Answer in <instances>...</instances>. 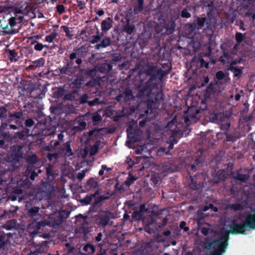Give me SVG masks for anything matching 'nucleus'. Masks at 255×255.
Instances as JSON below:
<instances>
[{"mask_svg": "<svg viewBox=\"0 0 255 255\" xmlns=\"http://www.w3.org/2000/svg\"><path fill=\"white\" fill-rule=\"evenodd\" d=\"M225 58L226 59L229 60L232 58L231 55L227 52H224L223 56H220L219 58V61L222 63L225 62V60L224 59Z\"/></svg>", "mask_w": 255, "mask_h": 255, "instance_id": "nucleus-52", "label": "nucleus"}, {"mask_svg": "<svg viewBox=\"0 0 255 255\" xmlns=\"http://www.w3.org/2000/svg\"><path fill=\"white\" fill-rule=\"evenodd\" d=\"M162 170L164 172H173L174 171L173 166L169 162L164 163L162 165Z\"/></svg>", "mask_w": 255, "mask_h": 255, "instance_id": "nucleus-33", "label": "nucleus"}, {"mask_svg": "<svg viewBox=\"0 0 255 255\" xmlns=\"http://www.w3.org/2000/svg\"><path fill=\"white\" fill-rule=\"evenodd\" d=\"M23 9L17 7H6L2 8L0 6V26L4 32L10 34L17 33L20 27L22 19L16 14L22 13Z\"/></svg>", "mask_w": 255, "mask_h": 255, "instance_id": "nucleus-1", "label": "nucleus"}, {"mask_svg": "<svg viewBox=\"0 0 255 255\" xmlns=\"http://www.w3.org/2000/svg\"><path fill=\"white\" fill-rule=\"evenodd\" d=\"M57 35L58 33L55 31H53L49 35L46 36L45 40L46 41L51 43L56 38Z\"/></svg>", "mask_w": 255, "mask_h": 255, "instance_id": "nucleus-37", "label": "nucleus"}, {"mask_svg": "<svg viewBox=\"0 0 255 255\" xmlns=\"http://www.w3.org/2000/svg\"><path fill=\"white\" fill-rule=\"evenodd\" d=\"M128 15L127 14L126 21L123 25V32L126 34L127 36L128 35H131L136 31L135 25L130 23V17H128Z\"/></svg>", "mask_w": 255, "mask_h": 255, "instance_id": "nucleus-12", "label": "nucleus"}, {"mask_svg": "<svg viewBox=\"0 0 255 255\" xmlns=\"http://www.w3.org/2000/svg\"><path fill=\"white\" fill-rule=\"evenodd\" d=\"M74 51L75 52H72L69 55L70 61L73 62V60L77 59L78 57H82L83 55H85L86 52H84L83 50H80V49L74 48Z\"/></svg>", "mask_w": 255, "mask_h": 255, "instance_id": "nucleus-23", "label": "nucleus"}, {"mask_svg": "<svg viewBox=\"0 0 255 255\" xmlns=\"http://www.w3.org/2000/svg\"><path fill=\"white\" fill-rule=\"evenodd\" d=\"M99 31L97 30V33L99 34ZM103 34L102 33L100 35L97 34L96 35H93L91 37L90 42L92 44L96 43L98 42H99L100 39H101L102 37L103 36Z\"/></svg>", "mask_w": 255, "mask_h": 255, "instance_id": "nucleus-39", "label": "nucleus"}, {"mask_svg": "<svg viewBox=\"0 0 255 255\" xmlns=\"http://www.w3.org/2000/svg\"><path fill=\"white\" fill-rule=\"evenodd\" d=\"M143 216V215L141 213H140V212L138 211H134L132 214V218L136 220H140Z\"/></svg>", "mask_w": 255, "mask_h": 255, "instance_id": "nucleus-53", "label": "nucleus"}, {"mask_svg": "<svg viewBox=\"0 0 255 255\" xmlns=\"http://www.w3.org/2000/svg\"><path fill=\"white\" fill-rule=\"evenodd\" d=\"M213 122L220 126L221 130H228L230 127L229 118L223 113L214 111L210 116Z\"/></svg>", "mask_w": 255, "mask_h": 255, "instance_id": "nucleus-8", "label": "nucleus"}, {"mask_svg": "<svg viewBox=\"0 0 255 255\" xmlns=\"http://www.w3.org/2000/svg\"><path fill=\"white\" fill-rule=\"evenodd\" d=\"M134 98L132 92L131 90L127 88L122 93L116 97V100L118 102L124 103L125 104L128 103L130 100Z\"/></svg>", "mask_w": 255, "mask_h": 255, "instance_id": "nucleus-11", "label": "nucleus"}, {"mask_svg": "<svg viewBox=\"0 0 255 255\" xmlns=\"http://www.w3.org/2000/svg\"><path fill=\"white\" fill-rule=\"evenodd\" d=\"M77 5L80 10H83L85 7V3L82 0H76Z\"/></svg>", "mask_w": 255, "mask_h": 255, "instance_id": "nucleus-62", "label": "nucleus"}, {"mask_svg": "<svg viewBox=\"0 0 255 255\" xmlns=\"http://www.w3.org/2000/svg\"><path fill=\"white\" fill-rule=\"evenodd\" d=\"M46 174L48 180H52L53 178L54 173L53 172V165L51 164H48L45 167Z\"/></svg>", "mask_w": 255, "mask_h": 255, "instance_id": "nucleus-31", "label": "nucleus"}, {"mask_svg": "<svg viewBox=\"0 0 255 255\" xmlns=\"http://www.w3.org/2000/svg\"><path fill=\"white\" fill-rule=\"evenodd\" d=\"M73 62L68 61L67 63L62 67L59 68L58 69L60 72V74L67 75L68 76H72L74 73V71L72 66Z\"/></svg>", "mask_w": 255, "mask_h": 255, "instance_id": "nucleus-17", "label": "nucleus"}, {"mask_svg": "<svg viewBox=\"0 0 255 255\" xmlns=\"http://www.w3.org/2000/svg\"><path fill=\"white\" fill-rule=\"evenodd\" d=\"M102 103V102L100 101V98L96 97L94 100L90 101L88 102V105L90 107L99 105Z\"/></svg>", "mask_w": 255, "mask_h": 255, "instance_id": "nucleus-46", "label": "nucleus"}, {"mask_svg": "<svg viewBox=\"0 0 255 255\" xmlns=\"http://www.w3.org/2000/svg\"><path fill=\"white\" fill-rule=\"evenodd\" d=\"M54 190V187L49 183H44L41 185L40 188V194L44 198L42 199L44 200L43 201L45 202V205L42 204V208H52L50 200Z\"/></svg>", "mask_w": 255, "mask_h": 255, "instance_id": "nucleus-7", "label": "nucleus"}, {"mask_svg": "<svg viewBox=\"0 0 255 255\" xmlns=\"http://www.w3.org/2000/svg\"><path fill=\"white\" fill-rule=\"evenodd\" d=\"M234 177L237 180L244 182H246L249 179V176L248 175L239 173H238L236 176H235Z\"/></svg>", "mask_w": 255, "mask_h": 255, "instance_id": "nucleus-35", "label": "nucleus"}, {"mask_svg": "<svg viewBox=\"0 0 255 255\" xmlns=\"http://www.w3.org/2000/svg\"><path fill=\"white\" fill-rule=\"evenodd\" d=\"M114 21L111 17H107L101 23V29L103 32L106 33L113 26Z\"/></svg>", "mask_w": 255, "mask_h": 255, "instance_id": "nucleus-20", "label": "nucleus"}, {"mask_svg": "<svg viewBox=\"0 0 255 255\" xmlns=\"http://www.w3.org/2000/svg\"><path fill=\"white\" fill-rule=\"evenodd\" d=\"M93 197L91 195H87L83 199L81 200L82 204L84 205H89L91 203Z\"/></svg>", "mask_w": 255, "mask_h": 255, "instance_id": "nucleus-47", "label": "nucleus"}, {"mask_svg": "<svg viewBox=\"0 0 255 255\" xmlns=\"http://www.w3.org/2000/svg\"><path fill=\"white\" fill-rule=\"evenodd\" d=\"M115 190H119V191H124L125 190V188L124 187L123 185H119V182H117L116 184L115 185L114 187Z\"/></svg>", "mask_w": 255, "mask_h": 255, "instance_id": "nucleus-64", "label": "nucleus"}, {"mask_svg": "<svg viewBox=\"0 0 255 255\" xmlns=\"http://www.w3.org/2000/svg\"><path fill=\"white\" fill-rule=\"evenodd\" d=\"M189 187L191 189L196 190L201 189L203 185L200 182L197 183V181L194 180L193 179H192L189 183Z\"/></svg>", "mask_w": 255, "mask_h": 255, "instance_id": "nucleus-30", "label": "nucleus"}, {"mask_svg": "<svg viewBox=\"0 0 255 255\" xmlns=\"http://www.w3.org/2000/svg\"><path fill=\"white\" fill-rule=\"evenodd\" d=\"M137 179V178L134 177L132 174L129 173L127 179L125 181V184L128 187H129L130 186L134 183Z\"/></svg>", "mask_w": 255, "mask_h": 255, "instance_id": "nucleus-32", "label": "nucleus"}, {"mask_svg": "<svg viewBox=\"0 0 255 255\" xmlns=\"http://www.w3.org/2000/svg\"><path fill=\"white\" fill-rule=\"evenodd\" d=\"M245 34L237 32L235 34V39L237 41V43L239 45L245 39Z\"/></svg>", "mask_w": 255, "mask_h": 255, "instance_id": "nucleus-38", "label": "nucleus"}, {"mask_svg": "<svg viewBox=\"0 0 255 255\" xmlns=\"http://www.w3.org/2000/svg\"><path fill=\"white\" fill-rule=\"evenodd\" d=\"M75 91H72L67 94H65L64 97H63V99L64 101H72L74 100L75 98Z\"/></svg>", "mask_w": 255, "mask_h": 255, "instance_id": "nucleus-41", "label": "nucleus"}, {"mask_svg": "<svg viewBox=\"0 0 255 255\" xmlns=\"http://www.w3.org/2000/svg\"><path fill=\"white\" fill-rule=\"evenodd\" d=\"M206 20L207 19L205 17H197L196 19V24H197L200 27H202L203 26H204Z\"/></svg>", "mask_w": 255, "mask_h": 255, "instance_id": "nucleus-50", "label": "nucleus"}, {"mask_svg": "<svg viewBox=\"0 0 255 255\" xmlns=\"http://www.w3.org/2000/svg\"><path fill=\"white\" fill-rule=\"evenodd\" d=\"M98 70L96 69V67L95 68H93L92 69L88 70L85 72V74L87 75L90 76L92 77H94L96 75V73Z\"/></svg>", "mask_w": 255, "mask_h": 255, "instance_id": "nucleus-55", "label": "nucleus"}, {"mask_svg": "<svg viewBox=\"0 0 255 255\" xmlns=\"http://www.w3.org/2000/svg\"><path fill=\"white\" fill-rule=\"evenodd\" d=\"M37 110L34 112L33 109V126L35 124V120L37 123L35 124L34 128H33V144L41 143L43 136L48 135L52 136L55 134V131H51L47 128V125L52 121L51 118L50 117H45L42 112V106L39 107Z\"/></svg>", "mask_w": 255, "mask_h": 255, "instance_id": "nucleus-2", "label": "nucleus"}, {"mask_svg": "<svg viewBox=\"0 0 255 255\" xmlns=\"http://www.w3.org/2000/svg\"><path fill=\"white\" fill-rule=\"evenodd\" d=\"M45 63V59L43 58H40L34 61H33V68L34 67H42Z\"/></svg>", "mask_w": 255, "mask_h": 255, "instance_id": "nucleus-40", "label": "nucleus"}, {"mask_svg": "<svg viewBox=\"0 0 255 255\" xmlns=\"http://www.w3.org/2000/svg\"><path fill=\"white\" fill-rule=\"evenodd\" d=\"M230 208L234 211H241L243 209V206L240 203H233L230 205Z\"/></svg>", "mask_w": 255, "mask_h": 255, "instance_id": "nucleus-45", "label": "nucleus"}, {"mask_svg": "<svg viewBox=\"0 0 255 255\" xmlns=\"http://www.w3.org/2000/svg\"><path fill=\"white\" fill-rule=\"evenodd\" d=\"M137 96L140 98H147V100L151 103H159L164 100V95L159 89L158 85L149 79L139 90Z\"/></svg>", "mask_w": 255, "mask_h": 255, "instance_id": "nucleus-3", "label": "nucleus"}, {"mask_svg": "<svg viewBox=\"0 0 255 255\" xmlns=\"http://www.w3.org/2000/svg\"><path fill=\"white\" fill-rule=\"evenodd\" d=\"M34 49L36 51H41L43 48V44L33 40V44H34Z\"/></svg>", "mask_w": 255, "mask_h": 255, "instance_id": "nucleus-54", "label": "nucleus"}, {"mask_svg": "<svg viewBox=\"0 0 255 255\" xmlns=\"http://www.w3.org/2000/svg\"><path fill=\"white\" fill-rule=\"evenodd\" d=\"M68 217L67 212L64 210L56 211L50 214L46 220V225L53 228L59 226L64 221V220ZM37 230L40 229L41 227H44L46 225L44 222L36 223Z\"/></svg>", "mask_w": 255, "mask_h": 255, "instance_id": "nucleus-6", "label": "nucleus"}, {"mask_svg": "<svg viewBox=\"0 0 255 255\" xmlns=\"http://www.w3.org/2000/svg\"><path fill=\"white\" fill-rule=\"evenodd\" d=\"M122 59V57L120 55H116L113 57L112 60H109V62L113 67L114 65H116L117 63L120 62Z\"/></svg>", "mask_w": 255, "mask_h": 255, "instance_id": "nucleus-48", "label": "nucleus"}, {"mask_svg": "<svg viewBox=\"0 0 255 255\" xmlns=\"http://www.w3.org/2000/svg\"><path fill=\"white\" fill-rule=\"evenodd\" d=\"M131 4L133 10L130 14L133 13L134 14H137L144 9V0H131Z\"/></svg>", "mask_w": 255, "mask_h": 255, "instance_id": "nucleus-14", "label": "nucleus"}, {"mask_svg": "<svg viewBox=\"0 0 255 255\" xmlns=\"http://www.w3.org/2000/svg\"><path fill=\"white\" fill-rule=\"evenodd\" d=\"M83 84V80L80 78H76L73 80L71 85L73 88L77 89H80Z\"/></svg>", "mask_w": 255, "mask_h": 255, "instance_id": "nucleus-29", "label": "nucleus"}, {"mask_svg": "<svg viewBox=\"0 0 255 255\" xmlns=\"http://www.w3.org/2000/svg\"><path fill=\"white\" fill-rule=\"evenodd\" d=\"M8 56L11 61H16L18 58V55L12 50H8Z\"/></svg>", "mask_w": 255, "mask_h": 255, "instance_id": "nucleus-51", "label": "nucleus"}, {"mask_svg": "<svg viewBox=\"0 0 255 255\" xmlns=\"http://www.w3.org/2000/svg\"><path fill=\"white\" fill-rule=\"evenodd\" d=\"M65 90L63 87H59L57 89V90L55 92V96L58 98L64 97L65 95Z\"/></svg>", "mask_w": 255, "mask_h": 255, "instance_id": "nucleus-43", "label": "nucleus"}, {"mask_svg": "<svg viewBox=\"0 0 255 255\" xmlns=\"http://www.w3.org/2000/svg\"><path fill=\"white\" fill-rule=\"evenodd\" d=\"M112 65L109 60H105V62L100 63L96 66V69L99 72L103 74H107L112 69Z\"/></svg>", "mask_w": 255, "mask_h": 255, "instance_id": "nucleus-16", "label": "nucleus"}, {"mask_svg": "<svg viewBox=\"0 0 255 255\" xmlns=\"http://www.w3.org/2000/svg\"><path fill=\"white\" fill-rule=\"evenodd\" d=\"M229 233L233 235H246L247 231L255 230V227L248 214L246 215L244 220L241 223H238L234 220L232 221L231 224L229 225Z\"/></svg>", "mask_w": 255, "mask_h": 255, "instance_id": "nucleus-5", "label": "nucleus"}, {"mask_svg": "<svg viewBox=\"0 0 255 255\" xmlns=\"http://www.w3.org/2000/svg\"><path fill=\"white\" fill-rule=\"evenodd\" d=\"M101 143V141H97L92 146L90 150V154L91 156L95 155L99 151V146Z\"/></svg>", "mask_w": 255, "mask_h": 255, "instance_id": "nucleus-28", "label": "nucleus"}, {"mask_svg": "<svg viewBox=\"0 0 255 255\" xmlns=\"http://www.w3.org/2000/svg\"><path fill=\"white\" fill-rule=\"evenodd\" d=\"M80 230L81 232L85 234H87L89 232L88 224L86 221H85L83 223L81 224V226L80 227Z\"/></svg>", "mask_w": 255, "mask_h": 255, "instance_id": "nucleus-44", "label": "nucleus"}, {"mask_svg": "<svg viewBox=\"0 0 255 255\" xmlns=\"http://www.w3.org/2000/svg\"><path fill=\"white\" fill-rule=\"evenodd\" d=\"M127 137L128 139L126 141V144L135 143L139 140L141 131L138 128H127Z\"/></svg>", "mask_w": 255, "mask_h": 255, "instance_id": "nucleus-10", "label": "nucleus"}, {"mask_svg": "<svg viewBox=\"0 0 255 255\" xmlns=\"http://www.w3.org/2000/svg\"><path fill=\"white\" fill-rule=\"evenodd\" d=\"M65 250L68 255H76L77 253L80 252L78 249L72 246L70 243H66L65 244Z\"/></svg>", "mask_w": 255, "mask_h": 255, "instance_id": "nucleus-25", "label": "nucleus"}, {"mask_svg": "<svg viewBox=\"0 0 255 255\" xmlns=\"http://www.w3.org/2000/svg\"><path fill=\"white\" fill-rule=\"evenodd\" d=\"M156 68L154 66L147 65V69H146V75L150 76V78H152V75H155Z\"/></svg>", "mask_w": 255, "mask_h": 255, "instance_id": "nucleus-34", "label": "nucleus"}, {"mask_svg": "<svg viewBox=\"0 0 255 255\" xmlns=\"http://www.w3.org/2000/svg\"><path fill=\"white\" fill-rule=\"evenodd\" d=\"M171 69V65L170 63L166 64H162L161 67L156 71L155 75H152V78H149V79L152 82L158 79L159 80L161 81L163 78L168 75Z\"/></svg>", "mask_w": 255, "mask_h": 255, "instance_id": "nucleus-9", "label": "nucleus"}, {"mask_svg": "<svg viewBox=\"0 0 255 255\" xmlns=\"http://www.w3.org/2000/svg\"><path fill=\"white\" fill-rule=\"evenodd\" d=\"M7 115L6 109L4 107L0 108V118L1 119L4 118L5 116Z\"/></svg>", "mask_w": 255, "mask_h": 255, "instance_id": "nucleus-63", "label": "nucleus"}, {"mask_svg": "<svg viewBox=\"0 0 255 255\" xmlns=\"http://www.w3.org/2000/svg\"><path fill=\"white\" fill-rule=\"evenodd\" d=\"M175 27V23L174 21H170L165 23L164 27L161 29L162 33L166 35L171 34L173 33Z\"/></svg>", "mask_w": 255, "mask_h": 255, "instance_id": "nucleus-19", "label": "nucleus"}, {"mask_svg": "<svg viewBox=\"0 0 255 255\" xmlns=\"http://www.w3.org/2000/svg\"><path fill=\"white\" fill-rule=\"evenodd\" d=\"M94 198H95V200L92 203V206L90 208V209L97 208L102 201L109 199L108 196H106L104 195H101L98 197Z\"/></svg>", "mask_w": 255, "mask_h": 255, "instance_id": "nucleus-26", "label": "nucleus"}, {"mask_svg": "<svg viewBox=\"0 0 255 255\" xmlns=\"http://www.w3.org/2000/svg\"><path fill=\"white\" fill-rule=\"evenodd\" d=\"M111 39L109 37H105L103 39L101 43L97 44L95 45V48L97 50H99L102 48H106L111 45Z\"/></svg>", "mask_w": 255, "mask_h": 255, "instance_id": "nucleus-22", "label": "nucleus"}, {"mask_svg": "<svg viewBox=\"0 0 255 255\" xmlns=\"http://www.w3.org/2000/svg\"><path fill=\"white\" fill-rule=\"evenodd\" d=\"M227 69L228 71H231L233 72L234 77L240 78L241 77L243 68L229 65Z\"/></svg>", "mask_w": 255, "mask_h": 255, "instance_id": "nucleus-24", "label": "nucleus"}, {"mask_svg": "<svg viewBox=\"0 0 255 255\" xmlns=\"http://www.w3.org/2000/svg\"><path fill=\"white\" fill-rule=\"evenodd\" d=\"M71 142V141L69 140L62 144L59 147V151L65 156L69 157L73 155Z\"/></svg>", "mask_w": 255, "mask_h": 255, "instance_id": "nucleus-13", "label": "nucleus"}, {"mask_svg": "<svg viewBox=\"0 0 255 255\" xmlns=\"http://www.w3.org/2000/svg\"><path fill=\"white\" fill-rule=\"evenodd\" d=\"M181 16L183 18H189L191 17V14L188 12V9L184 8L181 11Z\"/></svg>", "mask_w": 255, "mask_h": 255, "instance_id": "nucleus-56", "label": "nucleus"}, {"mask_svg": "<svg viewBox=\"0 0 255 255\" xmlns=\"http://www.w3.org/2000/svg\"><path fill=\"white\" fill-rule=\"evenodd\" d=\"M226 178L225 171L224 170H219L213 175V181L216 183L224 181Z\"/></svg>", "mask_w": 255, "mask_h": 255, "instance_id": "nucleus-18", "label": "nucleus"}, {"mask_svg": "<svg viewBox=\"0 0 255 255\" xmlns=\"http://www.w3.org/2000/svg\"><path fill=\"white\" fill-rule=\"evenodd\" d=\"M238 138L239 137L237 136L235 133L228 134L227 132L225 141L233 142L236 141Z\"/></svg>", "mask_w": 255, "mask_h": 255, "instance_id": "nucleus-36", "label": "nucleus"}, {"mask_svg": "<svg viewBox=\"0 0 255 255\" xmlns=\"http://www.w3.org/2000/svg\"><path fill=\"white\" fill-rule=\"evenodd\" d=\"M61 28L65 32L66 36L67 37H69L70 39L72 38L73 35L71 33L70 28L68 26L66 25H62Z\"/></svg>", "mask_w": 255, "mask_h": 255, "instance_id": "nucleus-49", "label": "nucleus"}, {"mask_svg": "<svg viewBox=\"0 0 255 255\" xmlns=\"http://www.w3.org/2000/svg\"><path fill=\"white\" fill-rule=\"evenodd\" d=\"M110 216L106 214H100L97 219V223L98 225L103 227H106L109 222Z\"/></svg>", "mask_w": 255, "mask_h": 255, "instance_id": "nucleus-21", "label": "nucleus"}, {"mask_svg": "<svg viewBox=\"0 0 255 255\" xmlns=\"http://www.w3.org/2000/svg\"><path fill=\"white\" fill-rule=\"evenodd\" d=\"M212 230L209 228L203 227L201 229V233L204 236H208L210 232H212Z\"/></svg>", "mask_w": 255, "mask_h": 255, "instance_id": "nucleus-59", "label": "nucleus"}, {"mask_svg": "<svg viewBox=\"0 0 255 255\" xmlns=\"http://www.w3.org/2000/svg\"><path fill=\"white\" fill-rule=\"evenodd\" d=\"M229 239L228 233H225L217 239L206 237L204 243L205 248L208 250H214L210 255H221L226 251Z\"/></svg>", "mask_w": 255, "mask_h": 255, "instance_id": "nucleus-4", "label": "nucleus"}, {"mask_svg": "<svg viewBox=\"0 0 255 255\" xmlns=\"http://www.w3.org/2000/svg\"><path fill=\"white\" fill-rule=\"evenodd\" d=\"M56 11L60 14H61L65 12V7L63 4H58L56 7Z\"/></svg>", "mask_w": 255, "mask_h": 255, "instance_id": "nucleus-57", "label": "nucleus"}, {"mask_svg": "<svg viewBox=\"0 0 255 255\" xmlns=\"http://www.w3.org/2000/svg\"><path fill=\"white\" fill-rule=\"evenodd\" d=\"M34 85L33 84V99H42L44 96V93L41 92L40 94L38 93V90L34 88Z\"/></svg>", "mask_w": 255, "mask_h": 255, "instance_id": "nucleus-42", "label": "nucleus"}, {"mask_svg": "<svg viewBox=\"0 0 255 255\" xmlns=\"http://www.w3.org/2000/svg\"><path fill=\"white\" fill-rule=\"evenodd\" d=\"M128 61H125L121 64H118V67L120 70L127 69L128 68Z\"/></svg>", "mask_w": 255, "mask_h": 255, "instance_id": "nucleus-61", "label": "nucleus"}, {"mask_svg": "<svg viewBox=\"0 0 255 255\" xmlns=\"http://www.w3.org/2000/svg\"><path fill=\"white\" fill-rule=\"evenodd\" d=\"M83 251L86 253L83 255H89L93 254L95 251V248L94 245L88 243L84 246Z\"/></svg>", "mask_w": 255, "mask_h": 255, "instance_id": "nucleus-27", "label": "nucleus"}, {"mask_svg": "<svg viewBox=\"0 0 255 255\" xmlns=\"http://www.w3.org/2000/svg\"><path fill=\"white\" fill-rule=\"evenodd\" d=\"M225 76V75L222 71H219L216 73V78L219 81L223 80Z\"/></svg>", "mask_w": 255, "mask_h": 255, "instance_id": "nucleus-60", "label": "nucleus"}, {"mask_svg": "<svg viewBox=\"0 0 255 255\" xmlns=\"http://www.w3.org/2000/svg\"><path fill=\"white\" fill-rule=\"evenodd\" d=\"M98 187L99 184L97 179L91 177L87 180L86 184L82 188L84 192H88L90 190L96 189Z\"/></svg>", "mask_w": 255, "mask_h": 255, "instance_id": "nucleus-15", "label": "nucleus"}, {"mask_svg": "<svg viewBox=\"0 0 255 255\" xmlns=\"http://www.w3.org/2000/svg\"><path fill=\"white\" fill-rule=\"evenodd\" d=\"M89 97L87 96V94H84L80 97V102L81 104H86L88 103L90 101L88 100Z\"/></svg>", "mask_w": 255, "mask_h": 255, "instance_id": "nucleus-58", "label": "nucleus"}]
</instances>
